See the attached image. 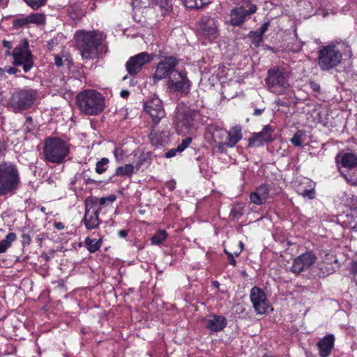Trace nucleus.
Returning <instances> with one entry per match:
<instances>
[{
  "label": "nucleus",
  "instance_id": "obj_60",
  "mask_svg": "<svg viewBox=\"0 0 357 357\" xmlns=\"http://www.w3.org/2000/svg\"><path fill=\"white\" fill-rule=\"evenodd\" d=\"M312 89L314 91H318L319 89V86L316 84H312Z\"/></svg>",
  "mask_w": 357,
  "mask_h": 357
},
{
  "label": "nucleus",
  "instance_id": "obj_64",
  "mask_svg": "<svg viewBox=\"0 0 357 357\" xmlns=\"http://www.w3.org/2000/svg\"><path fill=\"white\" fill-rule=\"evenodd\" d=\"M214 284H215V285H217L218 283V282H215Z\"/></svg>",
  "mask_w": 357,
  "mask_h": 357
},
{
  "label": "nucleus",
  "instance_id": "obj_25",
  "mask_svg": "<svg viewBox=\"0 0 357 357\" xmlns=\"http://www.w3.org/2000/svg\"><path fill=\"white\" fill-rule=\"evenodd\" d=\"M149 3L155 9H158L162 15L168 14L172 10L171 0H149Z\"/></svg>",
  "mask_w": 357,
  "mask_h": 357
},
{
  "label": "nucleus",
  "instance_id": "obj_62",
  "mask_svg": "<svg viewBox=\"0 0 357 357\" xmlns=\"http://www.w3.org/2000/svg\"><path fill=\"white\" fill-rule=\"evenodd\" d=\"M276 103H277V105H283V103H282V102H281V101H280V99H279V100H276Z\"/></svg>",
  "mask_w": 357,
  "mask_h": 357
},
{
  "label": "nucleus",
  "instance_id": "obj_57",
  "mask_svg": "<svg viewBox=\"0 0 357 357\" xmlns=\"http://www.w3.org/2000/svg\"><path fill=\"white\" fill-rule=\"evenodd\" d=\"M22 238L24 241H26L27 243H29L31 241V238L29 235L27 234H23Z\"/></svg>",
  "mask_w": 357,
  "mask_h": 357
},
{
  "label": "nucleus",
  "instance_id": "obj_32",
  "mask_svg": "<svg viewBox=\"0 0 357 357\" xmlns=\"http://www.w3.org/2000/svg\"><path fill=\"white\" fill-rule=\"evenodd\" d=\"M116 197L115 195H110L108 197H102L100 199H98L94 197H89L86 199H95L96 207L98 208V211H101V206L105 205L107 202H113L116 200Z\"/></svg>",
  "mask_w": 357,
  "mask_h": 357
},
{
  "label": "nucleus",
  "instance_id": "obj_19",
  "mask_svg": "<svg viewBox=\"0 0 357 357\" xmlns=\"http://www.w3.org/2000/svg\"><path fill=\"white\" fill-rule=\"evenodd\" d=\"M335 340L334 335L330 333L317 342V347L320 357H328L331 355L335 345Z\"/></svg>",
  "mask_w": 357,
  "mask_h": 357
},
{
  "label": "nucleus",
  "instance_id": "obj_14",
  "mask_svg": "<svg viewBox=\"0 0 357 357\" xmlns=\"http://www.w3.org/2000/svg\"><path fill=\"white\" fill-rule=\"evenodd\" d=\"M198 32L201 38L208 41L215 40L219 36L216 22L211 18L202 19L200 20Z\"/></svg>",
  "mask_w": 357,
  "mask_h": 357
},
{
  "label": "nucleus",
  "instance_id": "obj_37",
  "mask_svg": "<svg viewBox=\"0 0 357 357\" xmlns=\"http://www.w3.org/2000/svg\"><path fill=\"white\" fill-rule=\"evenodd\" d=\"M243 214V206L241 204H235L231 211L230 215L233 219H239Z\"/></svg>",
  "mask_w": 357,
  "mask_h": 357
},
{
  "label": "nucleus",
  "instance_id": "obj_13",
  "mask_svg": "<svg viewBox=\"0 0 357 357\" xmlns=\"http://www.w3.org/2000/svg\"><path fill=\"white\" fill-rule=\"evenodd\" d=\"M96 203L95 199H86L85 201V214L83 222L87 229H96L100 224V212Z\"/></svg>",
  "mask_w": 357,
  "mask_h": 357
},
{
  "label": "nucleus",
  "instance_id": "obj_36",
  "mask_svg": "<svg viewBox=\"0 0 357 357\" xmlns=\"http://www.w3.org/2000/svg\"><path fill=\"white\" fill-rule=\"evenodd\" d=\"M29 23L42 24L45 21V15L40 13H33L27 16Z\"/></svg>",
  "mask_w": 357,
  "mask_h": 357
},
{
  "label": "nucleus",
  "instance_id": "obj_55",
  "mask_svg": "<svg viewBox=\"0 0 357 357\" xmlns=\"http://www.w3.org/2000/svg\"><path fill=\"white\" fill-rule=\"evenodd\" d=\"M9 0H0V8H6L8 6Z\"/></svg>",
  "mask_w": 357,
  "mask_h": 357
},
{
  "label": "nucleus",
  "instance_id": "obj_20",
  "mask_svg": "<svg viewBox=\"0 0 357 357\" xmlns=\"http://www.w3.org/2000/svg\"><path fill=\"white\" fill-rule=\"evenodd\" d=\"M257 10V7L255 5H252L248 10H245L243 7H239L233 9L231 11V24L234 26L240 25L245 21V17Z\"/></svg>",
  "mask_w": 357,
  "mask_h": 357
},
{
  "label": "nucleus",
  "instance_id": "obj_41",
  "mask_svg": "<svg viewBox=\"0 0 357 357\" xmlns=\"http://www.w3.org/2000/svg\"><path fill=\"white\" fill-rule=\"evenodd\" d=\"M24 1L33 9H38L45 3L46 0H24Z\"/></svg>",
  "mask_w": 357,
  "mask_h": 357
},
{
  "label": "nucleus",
  "instance_id": "obj_3",
  "mask_svg": "<svg viewBox=\"0 0 357 357\" xmlns=\"http://www.w3.org/2000/svg\"><path fill=\"white\" fill-rule=\"evenodd\" d=\"M69 144L56 137H50L45 139L43 153L44 160L54 164L62 163L69 155Z\"/></svg>",
  "mask_w": 357,
  "mask_h": 357
},
{
  "label": "nucleus",
  "instance_id": "obj_12",
  "mask_svg": "<svg viewBox=\"0 0 357 357\" xmlns=\"http://www.w3.org/2000/svg\"><path fill=\"white\" fill-rule=\"evenodd\" d=\"M250 301L253 307L257 314H263L267 312L270 307V303L264 291L257 287H254L250 290Z\"/></svg>",
  "mask_w": 357,
  "mask_h": 357
},
{
  "label": "nucleus",
  "instance_id": "obj_40",
  "mask_svg": "<svg viewBox=\"0 0 357 357\" xmlns=\"http://www.w3.org/2000/svg\"><path fill=\"white\" fill-rule=\"evenodd\" d=\"M116 160L119 162H122L126 157V152L121 147H116L113 151Z\"/></svg>",
  "mask_w": 357,
  "mask_h": 357
},
{
  "label": "nucleus",
  "instance_id": "obj_43",
  "mask_svg": "<svg viewBox=\"0 0 357 357\" xmlns=\"http://www.w3.org/2000/svg\"><path fill=\"white\" fill-rule=\"evenodd\" d=\"M17 70L15 67L6 66L3 68H0V75H4L6 73L13 75L16 73Z\"/></svg>",
  "mask_w": 357,
  "mask_h": 357
},
{
  "label": "nucleus",
  "instance_id": "obj_42",
  "mask_svg": "<svg viewBox=\"0 0 357 357\" xmlns=\"http://www.w3.org/2000/svg\"><path fill=\"white\" fill-rule=\"evenodd\" d=\"M29 24L27 16L26 17H20L15 19L13 22V25L15 29H20L24 25Z\"/></svg>",
  "mask_w": 357,
  "mask_h": 357
},
{
  "label": "nucleus",
  "instance_id": "obj_4",
  "mask_svg": "<svg viewBox=\"0 0 357 357\" xmlns=\"http://www.w3.org/2000/svg\"><path fill=\"white\" fill-rule=\"evenodd\" d=\"M77 104L81 112L87 115H96L105 107V100L99 92L94 90H85L77 96Z\"/></svg>",
  "mask_w": 357,
  "mask_h": 357
},
{
  "label": "nucleus",
  "instance_id": "obj_23",
  "mask_svg": "<svg viewBox=\"0 0 357 357\" xmlns=\"http://www.w3.org/2000/svg\"><path fill=\"white\" fill-rule=\"evenodd\" d=\"M226 325V318L222 316L212 315L206 322V328L214 332L222 331Z\"/></svg>",
  "mask_w": 357,
  "mask_h": 357
},
{
  "label": "nucleus",
  "instance_id": "obj_47",
  "mask_svg": "<svg viewBox=\"0 0 357 357\" xmlns=\"http://www.w3.org/2000/svg\"><path fill=\"white\" fill-rule=\"evenodd\" d=\"M31 122H32V118L31 116H28L26 119V123L24 125L26 126V129L28 131H31L32 130V127L31 126Z\"/></svg>",
  "mask_w": 357,
  "mask_h": 357
},
{
  "label": "nucleus",
  "instance_id": "obj_49",
  "mask_svg": "<svg viewBox=\"0 0 357 357\" xmlns=\"http://www.w3.org/2000/svg\"><path fill=\"white\" fill-rule=\"evenodd\" d=\"M166 187L171 191L174 190L176 188V183L174 181H170L166 183Z\"/></svg>",
  "mask_w": 357,
  "mask_h": 357
},
{
  "label": "nucleus",
  "instance_id": "obj_1",
  "mask_svg": "<svg viewBox=\"0 0 357 357\" xmlns=\"http://www.w3.org/2000/svg\"><path fill=\"white\" fill-rule=\"evenodd\" d=\"M103 38V34L96 31L79 30L74 35L76 45L84 59H94L102 56L105 52V46L102 44Z\"/></svg>",
  "mask_w": 357,
  "mask_h": 357
},
{
  "label": "nucleus",
  "instance_id": "obj_28",
  "mask_svg": "<svg viewBox=\"0 0 357 357\" xmlns=\"http://www.w3.org/2000/svg\"><path fill=\"white\" fill-rule=\"evenodd\" d=\"M134 166L132 164H126L123 166L118 167L114 175L117 176H126L130 178L134 174Z\"/></svg>",
  "mask_w": 357,
  "mask_h": 357
},
{
  "label": "nucleus",
  "instance_id": "obj_63",
  "mask_svg": "<svg viewBox=\"0 0 357 357\" xmlns=\"http://www.w3.org/2000/svg\"><path fill=\"white\" fill-rule=\"evenodd\" d=\"M127 78V76H125L123 79L125 80Z\"/></svg>",
  "mask_w": 357,
  "mask_h": 357
},
{
  "label": "nucleus",
  "instance_id": "obj_51",
  "mask_svg": "<svg viewBox=\"0 0 357 357\" xmlns=\"http://www.w3.org/2000/svg\"><path fill=\"white\" fill-rule=\"evenodd\" d=\"M351 271L354 273H357V260L356 261H353L351 263Z\"/></svg>",
  "mask_w": 357,
  "mask_h": 357
},
{
  "label": "nucleus",
  "instance_id": "obj_39",
  "mask_svg": "<svg viewBox=\"0 0 357 357\" xmlns=\"http://www.w3.org/2000/svg\"><path fill=\"white\" fill-rule=\"evenodd\" d=\"M249 38L255 47H259L263 40V36L258 33L257 31H250L249 33Z\"/></svg>",
  "mask_w": 357,
  "mask_h": 357
},
{
  "label": "nucleus",
  "instance_id": "obj_6",
  "mask_svg": "<svg viewBox=\"0 0 357 357\" xmlns=\"http://www.w3.org/2000/svg\"><path fill=\"white\" fill-rule=\"evenodd\" d=\"M342 59V54L340 50L333 44L323 46L318 52V65L324 71L337 66Z\"/></svg>",
  "mask_w": 357,
  "mask_h": 357
},
{
  "label": "nucleus",
  "instance_id": "obj_30",
  "mask_svg": "<svg viewBox=\"0 0 357 357\" xmlns=\"http://www.w3.org/2000/svg\"><path fill=\"white\" fill-rule=\"evenodd\" d=\"M16 234L10 232L8 234L4 239L0 241V254L5 252L16 239Z\"/></svg>",
  "mask_w": 357,
  "mask_h": 357
},
{
  "label": "nucleus",
  "instance_id": "obj_2",
  "mask_svg": "<svg viewBox=\"0 0 357 357\" xmlns=\"http://www.w3.org/2000/svg\"><path fill=\"white\" fill-rule=\"evenodd\" d=\"M20 184L17 167L11 162L0 163V197L15 194Z\"/></svg>",
  "mask_w": 357,
  "mask_h": 357
},
{
  "label": "nucleus",
  "instance_id": "obj_27",
  "mask_svg": "<svg viewBox=\"0 0 357 357\" xmlns=\"http://www.w3.org/2000/svg\"><path fill=\"white\" fill-rule=\"evenodd\" d=\"M192 139L190 137H187L183 139L182 143L179 144L176 149H169L166 153L165 156L167 158L174 157L177 153L183 152L191 143Z\"/></svg>",
  "mask_w": 357,
  "mask_h": 357
},
{
  "label": "nucleus",
  "instance_id": "obj_26",
  "mask_svg": "<svg viewBox=\"0 0 357 357\" xmlns=\"http://www.w3.org/2000/svg\"><path fill=\"white\" fill-rule=\"evenodd\" d=\"M340 158V162L342 167L351 169L357 166V155L352 153H346L342 155L338 154L336 160L338 161Z\"/></svg>",
  "mask_w": 357,
  "mask_h": 357
},
{
  "label": "nucleus",
  "instance_id": "obj_48",
  "mask_svg": "<svg viewBox=\"0 0 357 357\" xmlns=\"http://www.w3.org/2000/svg\"><path fill=\"white\" fill-rule=\"evenodd\" d=\"M54 63L56 66L60 67L63 65V59L62 57L56 55L54 56Z\"/></svg>",
  "mask_w": 357,
  "mask_h": 357
},
{
  "label": "nucleus",
  "instance_id": "obj_17",
  "mask_svg": "<svg viewBox=\"0 0 357 357\" xmlns=\"http://www.w3.org/2000/svg\"><path fill=\"white\" fill-rule=\"evenodd\" d=\"M34 97L35 92L33 91L22 90L13 95L11 104L16 109H25L33 104Z\"/></svg>",
  "mask_w": 357,
  "mask_h": 357
},
{
  "label": "nucleus",
  "instance_id": "obj_58",
  "mask_svg": "<svg viewBox=\"0 0 357 357\" xmlns=\"http://www.w3.org/2000/svg\"><path fill=\"white\" fill-rule=\"evenodd\" d=\"M263 111H264V109H257L254 111V114L255 116H259L262 113Z\"/></svg>",
  "mask_w": 357,
  "mask_h": 357
},
{
  "label": "nucleus",
  "instance_id": "obj_24",
  "mask_svg": "<svg viewBox=\"0 0 357 357\" xmlns=\"http://www.w3.org/2000/svg\"><path fill=\"white\" fill-rule=\"evenodd\" d=\"M223 132L227 133L226 130H223ZM227 135L225 145L228 147L234 146L242 138L241 127L238 126H234L229 130Z\"/></svg>",
  "mask_w": 357,
  "mask_h": 357
},
{
  "label": "nucleus",
  "instance_id": "obj_5",
  "mask_svg": "<svg viewBox=\"0 0 357 357\" xmlns=\"http://www.w3.org/2000/svg\"><path fill=\"white\" fill-rule=\"evenodd\" d=\"M289 78V73L283 68L269 69L265 79L268 90L277 95L285 94L290 89Z\"/></svg>",
  "mask_w": 357,
  "mask_h": 357
},
{
  "label": "nucleus",
  "instance_id": "obj_21",
  "mask_svg": "<svg viewBox=\"0 0 357 357\" xmlns=\"http://www.w3.org/2000/svg\"><path fill=\"white\" fill-rule=\"evenodd\" d=\"M315 183L308 178H302L296 186V191L298 195L308 199L314 197Z\"/></svg>",
  "mask_w": 357,
  "mask_h": 357
},
{
  "label": "nucleus",
  "instance_id": "obj_7",
  "mask_svg": "<svg viewBox=\"0 0 357 357\" xmlns=\"http://www.w3.org/2000/svg\"><path fill=\"white\" fill-rule=\"evenodd\" d=\"M192 85L185 70H177L167 82V89L170 91L184 96L190 93Z\"/></svg>",
  "mask_w": 357,
  "mask_h": 357
},
{
  "label": "nucleus",
  "instance_id": "obj_54",
  "mask_svg": "<svg viewBox=\"0 0 357 357\" xmlns=\"http://www.w3.org/2000/svg\"><path fill=\"white\" fill-rule=\"evenodd\" d=\"M120 94L122 98H126L129 96L130 92L128 90H122Z\"/></svg>",
  "mask_w": 357,
  "mask_h": 357
},
{
  "label": "nucleus",
  "instance_id": "obj_34",
  "mask_svg": "<svg viewBox=\"0 0 357 357\" xmlns=\"http://www.w3.org/2000/svg\"><path fill=\"white\" fill-rule=\"evenodd\" d=\"M109 162L107 158H102L100 160L98 161L96 165V172L98 174H103L108 168Z\"/></svg>",
  "mask_w": 357,
  "mask_h": 357
},
{
  "label": "nucleus",
  "instance_id": "obj_33",
  "mask_svg": "<svg viewBox=\"0 0 357 357\" xmlns=\"http://www.w3.org/2000/svg\"><path fill=\"white\" fill-rule=\"evenodd\" d=\"M167 238V233L165 230H160L155 233L151 238V243L158 245Z\"/></svg>",
  "mask_w": 357,
  "mask_h": 357
},
{
  "label": "nucleus",
  "instance_id": "obj_38",
  "mask_svg": "<svg viewBox=\"0 0 357 357\" xmlns=\"http://www.w3.org/2000/svg\"><path fill=\"white\" fill-rule=\"evenodd\" d=\"M304 136V132L302 130H298L294 135V136L291 139V142L296 146H301L303 142Z\"/></svg>",
  "mask_w": 357,
  "mask_h": 357
},
{
  "label": "nucleus",
  "instance_id": "obj_9",
  "mask_svg": "<svg viewBox=\"0 0 357 357\" xmlns=\"http://www.w3.org/2000/svg\"><path fill=\"white\" fill-rule=\"evenodd\" d=\"M178 61L174 56H167L162 59L155 66V72L153 75V79L155 82L165 79H169L171 76L178 70L176 69Z\"/></svg>",
  "mask_w": 357,
  "mask_h": 357
},
{
  "label": "nucleus",
  "instance_id": "obj_29",
  "mask_svg": "<svg viewBox=\"0 0 357 357\" xmlns=\"http://www.w3.org/2000/svg\"><path fill=\"white\" fill-rule=\"evenodd\" d=\"M184 6L190 9H200L209 4L211 0H182Z\"/></svg>",
  "mask_w": 357,
  "mask_h": 357
},
{
  "label": "nucleus",
  "instance_id": "obj_10",
  "mask_svg": "<svg viewBox=\"0 0 357 357\" xmlns=\"http://www.w3.org/2000/svg\"><path fill=\"white\" fill-rule=\"evenodd\" d=\"M199 116V112L196 110L178 111L174 120L178 131L185 132L188 130Z\"/></svg>",
  "mask_w": 357,
  "mask_h": 357
},
{
  "label": "nucleus",
  "instance_id": "obj_61",
  "mask_svg": "<svg viewBox=\"0 0 357 357\" xmlns=\"http://www.w3.org/2000/svg\"><path fill=\"white\" fill-rule=\"evenodd\" d=\"M84 178L87 181V183H95V181L93 180V179L86 178L85 176L84 177Z\"/></svg>",
  "mask_w": 357,
  "mask_h": 357
},
{
  "label": "nucleus",
  "instance_id": "obj_53",
  "mask_svg": "<svg viewBox=\"0 0 357 357\" xmlns=\"http://www.w3.org/2000/svg\"><path fill=\"white\" fill-rule=\"evenodd\" d=\"M118 234L119 236V237L121 238H125L128 235V231H126V230H120L119 232H118Z\"/></svg>",
  "mask_w": 357,
  "mask_h": 357
},
{
  "label": "nucleus",
  "instance_id": "obj_45",
  "mask_svg": "<svg viewBox=\"0 0 357 357\" xmlns=\"http://www.w3.org/2000/svg\"><path fill=\"white\" fill-rule=\"evenodd\" d=\"M225 252L227 254V257H228V259L229 261V264L234 266H236V260L234 259V254H232L229 252H228L227 250H225Z\"/></svg>",
  "mask_w": 357,
  "mask_h": 357
},
{
  "label": "nucleus",
  "instance_id": "obj_11",
  "mask_svg": "<svg viewBox=\"0 0 357 357\" xmlns=\"http://www.w3.org/2000/svg\"><path fill=\"white\" fill-rule=\"evenodd\" d=\"M144 110L151 118L155 124H158L165 116V112L161 100L152 97L144 102Z\"/></svg>",
  "mask_w": 357,
  "mask_h": 357
},
{
  "label": "nucleus",
  "instance_id": "obj_46",
  "mask_svg": "<svg viewBox=\"0 0 357 357\" xmlns=\"http://www.w3.org/2000/svg\"><path fill=\"white\" fill-rule=\"evenodd\" d=\"M268 26H269V22H265L257 31L263 36L264 33L267 31Z\"/></svg>",
  "mask_w": 357,
  "mask_h": 357
},
{
  "label": "nucleus",
  "instance_id": "obj_15",
  "mask_svg": "<svg viewBox=\"0 0 357 357\" xmlns=\"http://www.w3.org/2000/svg\"><path fill=\"white\" fill-rule=\"evenodd\" d=\"M317 256L312 252H306L296 257L291 266L294 273H300L308 270L316 262Z\"/></svg>",
  "mask_w": 357,
  "mask_h": 357
},
{
  "label": "nucleus",
  "instance_id": "obj_31",
  "mask_svg": "<svg viewBox=\"0 0 357 357\" xmlns=\"http://www.w3.org/2000/svg\"><path fill=\"white\" fill-rule=\"evenodd\" d=\"M101 239H92L89 237L86 238L85 244L90 252H95L99 250L101 246Z\"/></svg>",
  "mask_w": 357,
  "mask_h": 357
},
{
  "label": "nucleus",
  "instance_id": "obj_18",
  "mask_svg": "<svg viewBox=\"0 0 357 357\" xmlns=\"http://www.w3.org/2000/svg\"><path fill=\"white\" fill-rule=\"evenodd\" d=\"M273 129L269 125H266L261 131L255 132L249 139V145L252 146L259 147L265 144L273 141L272 134Z\"/></svg>",
  "mask_w": 357,
  "mask_h": 357
},
{
  "label": "nucleus",
  "instance_id": "obj_52",
  "mask_svg": "<svg viewBox=\"0 0 357 357\" xmlns=\"http://www.w3.org/2000/svg\"><path fill=\"white\" fill-rule=\"evenodd\" d=\"M54 227L58 230H62L64 229V225L61 222H56L54 224Z\"/></svg>",
  "mask_w": 357,
  "mask_h": 357
},
{
  "label": "nucleus",
  "instance_id": "obj_56",
  "mask_svg": "<svg viewBox=\"0 0 357 357\" xmlns=\"http://www.w3.org/2000/svg\"><path fill=\"white\" fill-rule=\"evenodd\" d=\"M238 244H239V247H240V251H239V252H234V255H235V256H236V257H237V256H238V255H240L241 252L242 251V250H243V243L241 241H240Z\"/></svg>",
  "mask_w": 357,
  "mask_h": 357
},
{
  "label": "nucleus",
  "instance_id": "obj_50",
  "mask_svg": "<svg viewBox=\"0 0 357 357\" xmlns=\"http://www.w3.org/2000/svg\"><path fill=\"white\" fill-rule=\"evenodd\" d=\"M3 45L4 47H7L8 49V50H10L13 47L10 41H7V40L3 41ZM6 54H10V51H8L6 52Z\"/></svg>",
  "mask_w": 357,
  "mask_h": 357
},
{
  "label": "nucleus",
  "instance_id": "obj_16",
  "mask_svg": "<svg viewBox=\"0 0 357 357\" xmlns=\"http://www.w3.org/2000/svg\"><path fill=\"white\" fill-rule=\"evenodd\" d=\"M153 57L146 52H141L135 56H131L126 63V68L129 75H135L142 67L151 62Z\"/></svg>",
  "mask_w": 357,
  "mask_h": 357
},
{
  "label": "nucleus",
  "instance_id": "obj_44",
  "mask_svg": "<svg viewBox=\"0 0 357 357\" xmlns=\"http://www.w3.org/2000/svg\"><path fill=\"white\" fill-rule=\"evenodd\" d=\"M348 205L352 209H357V196H351L348 199Z\"/></svg>",
  "mask_w": 357,
  "mask_h": 357
},
{
  "label": "nucleus",
  "instance_id": "obj_22",
  "mask_svg": "<svg viewBox=\"0 0 357 357\" xmlns=\"http://www.w3.org/2000/svg\"><path fill=\"white\" fill-rule=\"evenodd\" d=\"M269 195V188L267 185L262 184L257 187L255 190L250 193V202L256 205L264 204Z\"/></svg>",
  "mask_w": 357,
  "mask_h": 357
},
{
  "label": "nucleus",
  "instance_id": "obj_59",
  "mask_svg": "<svg viewBox=\"0 0 357 357\" xmlns=\"http://www.w3.org/2000/svg\"><path fill=\"white\" fill-rule=\"evenodd\" d=\"M351 229L354 231H357V221L355 222L354 225L351 226Z\"/></svg>",
  "mask_w": 357,
  "mask_h": 357
},
{
  "label": "nucleus",
  "instance_id": "obj_35",
  "mask_svg": "<svg viewBox=\"0 0 357 357\" xmlns=\"http://www.w3.org/2000/svg\"><path fill=\"white\" fill-rule=\"evenodd\" d=\"M149 139L152 144L158 146L162 144L165 140L162 137V133L152 131L149 135Z\"/></svg>",
  "mask_w": 357,
  "mask_h": 357
},
{
  "label": "nucleus",
  "instance_id": "obj_8",
  "mask_svg": "<svg viewBox=\"0 0 357 357\" xmlns=\"http://www.w3.org/2000/svg\"><path fill=\"white\" fill-rule=\"evenodd\" d=\"M13 64L22 66L24 73L29 72L33 66V56L29 50V43L23 40L15 47L13 52Z\"/></svg>",
  "mask_w": 357,
  "mask_h": 357
}]
</instances>
